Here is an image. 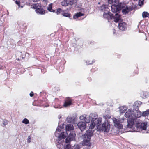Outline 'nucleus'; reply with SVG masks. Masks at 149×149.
Returning <instances> with one entry per match:
<instances>
[{"label":"nucleus","instance_id":"obj_1","mask_svg":"<svg viewBox=\"0 0 149 149\" xmlns=\"http://www.w3.org/2000/svg\"><path fill=\"white\" fill-rule=\"evenodd\" d=\"M61 130L58 127L55 132V135L58 139L56 141L57 146L59 149H62L66 143H69L71 141L74 139L76 135L74 132L70 133L69 136L65 139V142L64 141V139L68 135V134L65 132H61Z\"/></svg>","mask_w":149,"mask_h":149},{"label":"nucleus","instance_id":"obj_2","mask_svg":"<svg viewBox=\"0 0 149 149\" xmlns=\"http://www.w3.org/2000/svg\"><path fill=\"white\" fill-rule=\"evenodd\" d=\"M81 120H84L86 123L90 122L91 119V122L89 124V129H93L95 125H98L101 123L102 121L101 118H97V115L96 113H91L88 116L86 115H84L80 117Z\"/></svg>","mask_w":149,"mask_h":149},{"label":"nucleus","instance_id":"obj_3","mask_svg":"<svg viewBox=\"0 0 149 149\" xmlns=\"http://www.w3.org/2000/svg\"><path fill=\"white\" fill-rule=\"evenodd\" d=\"M125 4L123 3H119V1H116L111 5V10L113 12L115 13L120 10L122 8H124L122 10V12L123 14H127L129 11H131L132 9L130 7H128L126 6L125 7Z\"/></svg>","mask_w":149,"mask_h":149},{"label":"nucleus","instance_id":"obj_4","mask_svg":"<svg viewBox=\"0 0 149 149\" xmlns=\"http://www.w3.org/2000/svg\"><path fill=\"white\" fill-rule=\"evenodd\" d=\"M134 114V111L130 109H128L125 113V117L129 118L127 125V129H131L134 126L135 122L133 119Z\"/></svg>","mask_w":149,"mask_h":149},{"label":"nucleus","instance_id":"obj_5","mask_svg":"<svg viewBox=\"0 0 149 149\" xmlns=\"http://www.w3.org/2000/svg\"><path fill=\"white\" fill-rule=\"evenodd\" d=\"M93 135V132L92 130H88L85 135L82 136L83 139L82 144L84 146H86L88 148L91 146L90 137Z\"/></svg>","mask_w":149,"mask_h":149},{"label":"nucleus","instance_id":"obj_6","mask_svg":"<svg viewBox=\"0 0 149 149\" xmlns=\"http://www.w3.org/2000/svg\"><path fill=\"white\" fill-rule=\"evenodd\" d=\"M99 123L98 125H95L97 126V131L100 132H108L110 128V125L109 122L107 120H106L102 124Z\"/></svg>","mask_w":149,"mask_h":149},{"label":"nucleus","instance_id":"obj_7","mask_svg":"<svg viewBox=\"0 0 149 149\" xmlns=\"http://www.w3.org/2000/svg\"><path fill=\"white\" fill-rule=\"evenodd\" d=\"M136 125V127L137 128V130H134L132 129V130H128L127 129V131L130 132H140L142 130H145L147 127V124L146 123H142L141 120H137L135 122V124Z\"/></svg>","mask_w":149,"mask_h":149},{"label":"nucleus","instance_id":"obj_8","mask_svg":"<svg viewBox=\"0 0 149 149\" xmlns=\"http://www.w3.org/2000/svg\"><path fill=\"white\" fill-rule=\"evenodd\" d=\"M112 119L114 123V125L115 127L119 129L123 128V124H122L124 123V118L119 119H117L115 118H113Z\"/></svg>","mask_w":149,"mask_h":149},{"label":"nucleus","instance_id":"obj_9","mask_svg":"<svg viewBox=\"0 0 149 149\" xmlns=\"http://www.w3.org/2000/svg\"><path fill=\"white\" fill-rule=\"evenodd\" d=\"M31 6L33 8L36 9V11L37 14L43 15L45 13V11L41 8L40 4H33Z\"/></svg>","mask_w":149,"mask_h":149},{"label":"nucleus","instance_id":"obj_10","mask_svg":"<svg viewBox=\"0 0 149 149\" xmlns=\"http://www.w3.org/2000/svg\"><path fill=\"white\" fill-rule=\"evenodd\" d=\"M63 149H83V148H82V146L79 145L74 146L72 147L69 145H67L65 148Z\"/></svg>","mask_w":149,"mask_h":149},{"label":"nucleus","instance_id":"obj_11","mask_svg":"<svg viewBox=\"0 0 149 149\" xmlns=\"http://www.w3.org/2000/svg\"><path fill=\"white\" fill-rule=\"evenodd\" d=\"M134 114L133 119L135 123L136 122V121L137 120H139L138 119H137V118L141 116V113L140 111L136 110L134 111Z\"/></svg>","mask_w":149,"mask_h":149},{"label":"nucleus","instance_id":"obj_12","mask_svg":"<svg viewBox=\"0 0 149 149\" xmlns=\"http://www.w3.org/2000/svg\"><path fill=\"white\" fill-rule=\"evenodd\" d=\"M103 16L104 18H106L107 19H112L113 17V14L110 13L105 12L103 14Z\"/></svg>","mask_w":149,"mask_h":149},{"label":"nucleus","instance_id":"obj_13","mask_svg":"<svg viewBox=\"0 0 149 149\" xmlns=\"http://www.w3.org/2000/svg\"><path fill=\"white\" fill-rule=\"evenodd\" d=\"M127 24L125 22H120L118 24V27L120 30L125 31L127 28Z\"/></svg>","mask_w":149,"mask_h":149},{"label":"nucleus","instance_id":"obj_14","mask_svg":"<svg viewBox=\"0 0 149 149\" xmlns=\"http://www.w3.org/2000/svg\"><path fill=\"white\" fill-rule=\"evenodd\" d=\"M77 125L81 131L84 130L86 127L85 123L83 122L79 123L77 124Z\"/></svg>","mask_w":149,"mask_h":149},{"label":"nucleus","instance_id":"obj_15","mask_svg":"<svg viewBox=\"0 0 149 149\" xmlns=\"http://www.w3.org/2000/svg\"><path fill=\"white\" fill-rule=\"evenodd\" d=\"M113 17L112 19H113L116 22H118L120 19V16L118 13L115 14V15L113 14Z\"/></svg>","mask_w":149,"mask_h":149},{"label":"nucleus","instance_id":"obj_16","mask_svg":"<svg viewBox=\"0 0 149 149\" xmlns=\"http://www.w3.org/2000/svg\"><path fill=\"white\" fill-rule=\"evenodd\" d=\"M74 129V127L73 125L72 124H68L66 126V132L73 130Z\"/></svg>","mask_w":149,"mask_h":149},{"label":"nucleus","instance_id":"obj_17","mask_svg":"<svg viewBox=\"0 0 149 149\" xmlns=\"http://www.w3.org/2000/svg\"><path fill=\"white\" fill-rule=\"evenodd\" d=\"M100 10L101 11L104 12V13L108 12L109 11V8L107 6L104 5H103L100 7Z\"/></svg>","mask_w":149,"mask_h":149},{"label":"nucleus","instance_id":"obj_18","mask_svg":"<svg viewBox=\"0 0 149 149\" xmlns=\"http://www.w3.org/2000/svg\"><path fill=\"white\" fill-rule=\"evenodd\" d=\"M71 100L69 98H67L65 101L63 106L65 107H68L71 105Z\"/></svg>","mask_w":149,"mask_h":149},{"label":"nucleus","instance_id":"obj_19","mask_svg":"<svg viewBox=\"0 0 149 149\" xmlns=\"http://www.w3.org/2000/svg\"><path fill=\"white\" fill-rule=\"evenodd\" d=\"M119 109L120 113H123L127 109V108L125 106H122L120 107Z\"/></svg>","mask_w":149,"mask_h":149},{"label":"nucleus","instance_id":"obj_20","mask_svg":"<svg viewBox=\"0 0 149 149\" xmlns=\"http://www.w3.org/2000/svg\"><path fill=\"white\" fill-rule=\"evenodd\" d=\"M142 103L139 101L135 102L133 105V106L135 108H137L139 107L141 104Z\"/></svg>","mask_w":149,"mask_h":149},{"label":"nucleus","instance_id":"obj_21","mask_svg":"<svg viewBox=\"0 0 149 149\" xmlns=\"http://www.w3.org/2000/svg\"><path fill=\"white\" fill-rule=\"evenodd\" d=\"M84 15L83 14H82L81 12L77 13L75 15H74L73 18L75 19L78 18L79 17L82 16Z\"/></svg>","mask_w":149,"mask_h":149},{"label":"nucleus","instance_id":"obj_22","mask_svg":"<svg viewBox=\"0 0 149 149\" xmlns=\"http://www.w3.org/2000/svg\"><path fill=\"white\" fill-rule=\"evenodd\" d=\"M52 3L49 4L47 7V9L50 12H55V10H53L52 9Z\"/></svg>","mask_w":149,"mask_h":149},{"label":"nucleus","instance_id":"obj_23","mask_svg":"<svg viewBox=\"0 0 149 149\" xmlns=\"http://www.w3.org/2000/svg\"><path fill=\"white\" fill-rule=\"evenodd\" d=\"M148 95V93L147 92H142L141 94V96L143 98H146Z\"/></svg>","mask_w":149,"mask_h":149},{"label":"nucleus","instance_id":"obj_24","mask_svg":"<svg viewBox=\"0 0 149 149\" xmlns=\"http://www.w3.org/2000/svg\"><path fill=\"white\" fill-rule=\"evenodd\" d=\"M143 18H146L149 17V13L147 12H143L142 13Z\"/></svg>","mask_w":149,"mask_h":149},{"label":"nucleus","instance_id":"obj_25","mask_svg":"<svg viewBox=\"0 0 149 149\" xmlns=\"http://www.w3.org/2000/svg\"><path fill=\"white\" fill-rule=\"evenodd\" d=\"M62 15L64 16L68 17H70L71 16V14L70 13L65 12L64 11L63 12Z\"/></svg>","mask_w":149,"mask_h":149},{"label":"nucleus","instance_id":"obj_26","mask_svg":"<svg viewBox=\"0 0 149 149\" xmlns=\"http://www.w3.org/2000/svg\"><path fill=\"white\" fill-rule=\"evenodd\" d=\"M63 11L64 10L61 9L60 8H58L57 9L56 13L57 15H58L60 14H61L62 15V13L63 12Z\"/></svg>","mask_w":149,"mask_h":149},{"label":"nucleus","instance_id":"obj_27","mask_svg":"<svg viewBox=\"0 0 149 149\" xmlns=\"http://www.w3.org/2000/svg\"><path fill=\"white\" fill-rule=\"evenodd\" d=\"M77 1V0H70L69 1H68V4H70L71 5H72L76 3Z\"/></svg>","mask_w":149,"mask_h":149},{"label":"nucleus","instance_id":"obj_28","mask_svg":"<svg viewBox=\"0 0 149 149\" xmlns=\"http://www.w3.org/2000/svg\"><path fill=\"white\" fill-rule=\"evenodd\" d=\"M68 1H66L64 0L63 1L61 2V5L63 6H66L68 5Z\"/></svg>","mask_w":149,"mask_h":149},{"label":"nucleus","instance_id":"obj_29","mask_svg":"<svg viewBox=\"0 0 149 149\" xmlns=\"http://www.w3.org/2000/svg\"><path fill=\"white\" fill-rule=\"evenodd\" d=\"M149 114V109L143 112L142 114L143 116H145Z\"/></svg>","mask_w":149,"mask_h":149},{"label":"nucleus","instance_id":"obj_30","mask_svg":"<svg viewBox=\"0 0 149 149\" xmlns=\"http://www.w3.org/2000/svg\"><path fill=\"white\" fill-rule=\"evenodd\" d=\"M109 3L110 4H113L116 1H118V0H107Z\"/></svg>","mask_w":149,"mask_h":149},{"label":"nucleus","instance_id":"obj_31","mask_svg":"<svg viewBox=\"0 0 149 149\" xmlns=\"http://www.w3.org/2000/svg\"><path fill=\"white\" fill-rule=\"evenodd\" d=\"M22 123L25 124H28L29 123V122L27 119L25 118L22 121Z\"/></svg>","mask_w":149,"mask_h":149},{"label":"nucleus","instance_id":"obj_32","mask_svg":"<svg viewBox=\"0 0 149 149\" xmlns=\"http://www.w3.org/2000/svg\"><path fill=\"white\" fill-rule=\"evenodd\" d=\"M103 117L105 119H109L111 118V116L108 115H105L103 116Z\"/></svg>","mask_w":149,"mask_h":149},{"label":"nucleus","instance_id":"obj_33","mask_svg":"<svg viewBox=\"0 0 149 149\" xmlns=\"http://www.w3.org/2000/svg\"><path fill=\"white\" fill-rule=\"evenodd\" d=\"M15 3L17 4L19 7H20V1H15Z\"/></svg>","mask_w":149,"mask_h":149},{"label":"nucleus","instance_id":"obj_34","mask_svg":"<svg viewBox=\"0 0 149 149\" xmlns=\"http://www.w3.org/2000/svg\"><path fill=\"white\" fill-rule=\"evenodd\" d=\"M94 62V61L93 62V61H89L88 62H87L86 63L87 64L89 65V64H92Z\"/></svg>","mask_w":149,"mask_h":149},{"label":"nucleus","instance_id":"obj_35","mask_svg":"<svg viewBox=\"0 0 149 149\" xmlns=\"http://www.w3.org/2000/svg\"><path fill=\"white\" fill-rule=\"evenodd\" d=\"M27 141L28 143H30L31 141V138L30 136L28 137Z\"/></svg>","mask_w":149,"mask_h":149},{"label":"nucleus","instance_id":"obj_36","mask_svg":"<svg viewBox=\"0 0 149 149\" xmlns=\"http://www.w3.org/2000/svg\"><path fill=\"white\" fill-rule=\"evenodd\" d=\"M8 121H6V120L4 121V122H3L4 126H5L6 124H8Z\"/></svg>","mask_w":149,"mask_h":149},{"label":"nucleus","instance_id":"obj_37","mask_svg":"<svg viewBox=\"0 0 149 149\" xmlns=\"http://www.w3.org/2000/svg\"><path fill=\"white\" fill-rule=\"evenodd\" d=\"M30 95L31 97H32L33 95V92H31L30 93Z\"/></svg>","mask_w":149,"mask_h":149},{"label":"nucleus","instance_id":"obj_38","mask_svg":"<svg viewBox=\"0 0 149 149\" xmlns=\"http://www.w3.org/2000/svg\"><path fill=\"white\" fill-rule=\"evenodd\" d=\"M144 1V0H140L139 3H141L142 4H143V2Z\"/></svg>","mask_w":149,"mask_h":149},{"label":"nucleus","instance_id":"obj_39","mask_svg":"<svg viewBox=\"0 0 149 149\" xmlns=\"http://www.w3.org/2000/svg\"><path fill=\"white\" fill-rule=\"evenodd\" d=\"M40 0H33L34 2H37L39 1Z\"/></svg>","mask_w":149,"mask_h":149},{"label":"nucleus","instance_id":"obj_40","mask_svg":"<svg viewBox=\"0 0 149 149\" xmlns=\"http://www.w3.org/2000/svg\"><path fill=\"white\" fill-rule=\"evenodd\" d=\"M113 33H114V34H115V30L114 29H113Z\"/></svg>","mask_w":149,"mask_h":149},{"label":"nucleus","instance_id":"obj_41","mask_svg":"<svg viewBox=\"0 0 149 149\" xmlns=\"http://www.w3.org/2000/svg\"><path fill=\"white\" fill-rule=\"evenodd\" d=\"M26 54H26L25 55H26H26H29V54H28V53H26Z\"/></svg>","mask_w":149,"mask_h":149},{"label":"nucleus","instance_id":"obj_42","mask_svg":"<svg viewBox=\"0 0 149 149\" xmlns=\"http://www.w3.org/2000/svg\"><path fill=\"white\" fill-rule=\"evenodd\" d=\"M61 116H59V118H61Z\"/></svg>","mask_w":149,"mask_h":149},{"label":"nucleus","instance_id":"obj_43","mask_svg":"<svg viewBox=\"0 0 149 149\" xmlns=\"http://www.w3.org/2000/svg\"><path fill=\"white\" fill-rule=\"evenodd\" d=\"M21 8H22V7H23V6H21Z\"/></svg>","mask_w":149,"mask_h":149}]
</instances>
